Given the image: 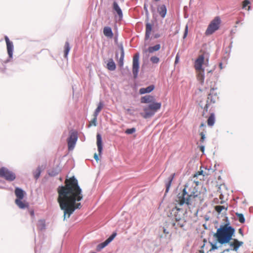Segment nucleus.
I'll return each instance as SVG.
<instances>
[{"label": "nucleus", "mask_w": 253, "mask_h": 253, "mask_svg": "<svg viewBox=\"0 0 253 253\" xmlns=\"http://www.w3.org/2000/svg\"><path fill=\"white\" fill-rule=\"evenodd\" d=\"M64 186L57 188V201L64 212V219L69 218L76 209H81L82 206L79 202L83 198L82 190L78 180L74 176L65 180Z\"/></svg>", "instance_id": "1"}, {"label": "nucleus", "mask_w": 253, "mask_h": 253, "mask_svg": "<svg viewBox=\"0 0 253 253\" xmlns=\"http://www.w3.org/2000/svg\"><path fill=\"white\" fill-rule=\"evenodd\" d=\"M207 88L210 89V93L208 95L207 102L201 101L199 105L203 109V116L206 115L208 112L209 111L210 116L208 119L207 123L209 126H211L214 125L215 122L214 114L212 111L214 108L213 104L217 98L216 95H214L213 96L212 94H213L214 90L216 89L217 87H215L214 82H211L210 85L208 84Z\"/></svg>", "instance_id": "2"}, {"label": "nucleus", "mask_w": 253, "mask_h": 253, "mask_svg": "<svg viewBox=\"0 0 253 253\" xmlns=\"http://www.w3.org/2000/svg\"><path fill=\"white\" fill-rule=\"evenodd\" d=\"M234 231L232 227L224 225L218 228L213 236L219 243L226 244L229 243Z\"/></svg>", "instance_id": "3"}, {"label": "nucleus", "mask_w": 253, "mask_h": 253, "mask_svg": "<svg viewBox=\"0 0 253 253\" xmlns=\"http://www.w3.org/2000/svg\"><path fill=\"white\" fill-rule=\"evenodd\" d=\"M198 194H196L195 192H190V193L186 192V188H185L181 194H179L177 199L175 200L176 206L175 208L172 210L173 211L174 210L179 211L181 210L180 207L184 204L189 205L190 202L193 199L198 197Z\"/></svg>", "instance_id": "4"}, {"label": "nucleus", "mask_w": 253, "mask_h": 253, "mask_svg": "<svg viewBox=\"0 0 253 253\" xmlns=\"http://www.w3.org/2000/svg\"><path fill=\"white\" fill-rule=\"evenodd\" d=\"M15 194L17 198L15 200V203L17 206L22 209L28 208L29 207L28 203L25 201H22L25 194L24 191L20 188H16Z\"/></svg>", "instance_id": "5"}, {"label": "nucleus", "mask_w": 253, "mask_h": 253, "mask_svg": "<svg viewBox=\"0 0 253 253\" xmlns=\"http://www.w3.org/2000/svg\"><path fill=\"white\" fill-rule=\"evenodd\" d=\"M220 23V18L218 17H215L209 25L205 32V34L208 36L213 34L215 31L218 29Z\"/></svg>", "instance_id": "6"}, {"label": "nucleus", "mask_w": 253, "mask_h": 253, "mask_svg": "<svg viewBox=\"0 0 253 253\" xmlns=\"http://www.w3.org/2000/svg\"><path fill=\"white\" fill-rule=\"evenodd\" d=\"M0 176L8 181H13L15 178V174L4 168L0 169Z\"/></svg>", "instance_id": "7"}, {"label": "nucleus", "mask_w": 253, "mask_h": 253, "mask_svg": "<svg viewBox=\"0 0 253 253\" xmlns=\"http://www.w3.org/2000/svg\"><path fill=\"white\" fill-rule=\"evenodd\" d=\"M139 54L138 53L135 54L133 57L132 73L134 78L137 77L139 65Z\"/></svg>", "instance_id": "8"}, {"label": "nucleus", "mask_w": 253, "mask_h": 253, "mask_svg": "<svg viewBox=\"0 0 253 253\" xmlns=\"http://www.w3.org/2000/svg\"><path fill=\"white\" fill-rule=\"evenodd\" d=\"M78 136L76 132H72L67 140L68 147L70 151L73 150L77 141Z\"/></svg>", "instance_id": "9"}, {"label": "nucleus", "mask_w": 253, "mask_h": 253, "mask_svg": "<svg viewBox=\"0 0 253 253\" xmlns=\"http://www.w3.org/2000/svg\"><path fill=\"white\" fill-rule=\"evenodd\" d=\"M205 57L204 55H200L198 56L195 62L194 67L196 71H201L204 70L202 68L204 63Z\"/></svg>", "instance_id": "10"}, {"label": "nucleus", "mask_w": 253, "mask_h": 253, "mask_svg": "<svg viewBox=\"0 0 253 253\" xmlns=\"http://www.w3.org/2000/svg\"><path fill=\"white\" fill-rule=\"evenodd\" d=\"M117 233H113L105 242L97 245L96 250L98 251H101L102 249L108 245L116 236Z\"/></svg>", "instance_id": "11"}, {"label": "nucleus", "mask_w": 253, "mask_h": 253, "mask_svg": "<svg viewBox=\"0 0 253 253\" xmlns=\"http://www.w3.org/2000/svg\"><path fill=\"white\" fill-rule=\"evenodd\" d=\"M117 233H113L105 242L97 245L96 250L98 251H101L102 249L108 245L116 236Z\"/></svg>", "instance_id": "12"}, {"label": "nucleus", "mask_w": 253, "mask_h": 253, "mask_svg": "<svg viewBox=\"0 0 253 253\" xmlns=\"http://www.w3.org/2000/svg\"><path fill=\"white\" fill-rule=\"evenodd\" d=\"M117 233H113L105 242L97 245L96 250L98 251H101L102 249L108 245L116 236Z\"/></svg>", "instance_id": "13"}, {"label": "nucleus", "mask_w": 253, "mask_h": 253, "mask_svg": "<svg viewBox=\"0 0 253 253\" xmlns=\"http://www.w3.org/2000/svg\"><path fill=\"white\" fill-rule=\"evenodd\" d=\"M117 233H113L105 242L97 245L96 250L98 251H101L102 249L108 245L116 236Z\"/></svg>", "instance_id": "14"}, {"label": "nucleus", "mask_w": 253, "mask_h": 253, "mask_svg": "<svg viewBox=\"0 0 253 253\" xmlns=\"http://www.w3.org/2000/svg\"><path fill=\"white\" fill-rule=\"evenodd\" d=\"M4 40L6 44V48L7 53L10 58L12 57L13 50V44L12 42L10 41L8 38L7 36L4 37Z\"/></svg>", "instance_id": "15"}, {"label": "nucleus", "mask_w": 253, "mask_h": 253, "mask_svg": "<svg viewBox=\"0 0 253 253\" xmlns=\"http://www.w3.org/2000/svg\"><path fill=\"white\" fill-rule=\"evenodd\" d=\"M161 103L160 102H153L148 105L151 113H153V116L161 108Z\"/></svg>", "instance_id": "16"}, {"label": "nucleus", "mask_w": 253, "mask_h": 253, "mask_svg": "<svg viewBox=\"0 0 253 253\" xmlns=\"http://www.w3.org/2000/svg\"><path fill=\"white\" fill-rule=\"evenodd\" d=\"M144 113H140L141 116L145 119L149 118L153 116V113H151L149 107H144L143 108Z\"/></svg>", "instance_id": "17"}, {"label": "nucleus", "mask_w": 253, "mask_h": 253, "mask_svg": "<svg viewBox=\"0 0 253 253\" xmlns=\"http://www.w3.org/2000/svg\"><path fill=\"white\" fill-rule=\"evenodd\" d=\"M243 244V242L239 241L237 239H234L233 242H230L229 245L231 247H233V250L237 251L239 248Z\"/></svg>", "instance_id": "18"}, {"label": "nucleus", "mask_w": 253, "mask_h": 253, "mask_svg": "<svg viewBox=\"0 0 253 253\" xmlns=\"http://www.w3.org/2000/svg\"><path fill=\"white\" fill-rule=\"evenodd\" d=\"M154 97L151 95H145L141 98V103H149L154 102Z\"/></svg>", "instance_id": "19"}, {"label": "nucleus", "mask_w": 253, "mask_h": 253, "mask_svg": "<svg viewBox=\"0 0 253 253\" xmlns=\"http://www.w3.org/2000/svg\"><path fill=\"white\" fill-rule=\"evenodd\" d=\"M96 139H97V146L98 148V151L99 152V154L100 155L102 150V138L100 134L98 133L96 135Z\"/></svg>", "instance_id": "20"}, {"label": "nucleus", "mask_w": 253, "mask_h": 253, "mask_svg": "<svg viewBox=\"0 0 253 253\" xmlns=\"http://www.w3.org/2000/svg\"><path fill=\"white\" fill-rule=\"evenodd\" d=\"M155 88L154 85H150L146 88H141L139 89V93L140 94H143L145 93H150Z\"/></svg>", "instance_id": "21"}, {"label": "nucleus", "mask_w": 253, "mask_h": 253, "mask_svg": "<svg viewBox=\"0 0 253 253\" xmlns=\"http://www.w3.org/2000/svg\"><path fill=\"white\" fill-rule=\"evenodd\" d=\"M103 34L107 38H112L113 37V33L112 29L110 27H105L103 29Z\"/></svg>", "instance_id": "22"}, {"label": "nucleus", "mask_w": 253, "mask_h": 253, "mask_svg": "<svg viewBox=\"0 0 253 253\" xmlns=\"http://www.w3.org/2000/svg\"><path fill=\"white\" fill-rule=\"evenodd\" d=\"M158 12L163 18L165 17L167 13V8L165 5H161L158 7Z\"/></svg>", "instance_id": "23"}, {"label": "nucleus", "mask_w": 253, "mask_h": 253, "mask_svg": "<svg viewBox=\"0 0 253 253\" xmlns=\"http://www.w3.org/2000/svg\"><path fill=\"white\" fill-rule=\"evenodd\" d=\"M152 26L150 23H147L146 25L145 40H148L151 33Z\"/></svg>", "instance_id": "24"}, {"label": "nucleus", "mask_w": 253, "mask_h": 253, "mask_svg": "<svg viewBox=\"0 0 253 253\" xmlns=\"http://www.w3.org/2000/svg\"><path fill=\"white\" fill-rule=\"evenodd\" d=\"M113 9L116 11L120 18H122L123 12L117 2H113Z\"/></svg>", "instance_id": "25"}, {"label": "nucleus", "mask_w": 253, "mask_h": 253, "mask_svg": "<svg viewBox=\"0 0 253 253\" xmlns=\"http://www.w3.org/2000/svg\"><path fill=\"white\" fill-rule=\"evenodd\" d=\"M160 48L161 45L160 44H157L154 46L149 47L147 49V51L150 53H152L155 51L159 50Z\"/></svg>", "instance_id": "26"}, {"label": "nucleus", "mask_w": 253, "mask_h": 253, "mask_svg": "<svg viewBox=\"0 0 253 253\" xmlns=\"http://www.w3.org/2000/svg\"><path fill=\"white\" fill-rule=\"evenodd\" d=\"M38 229L42 231L45 228V221L43 219L39 220L37 223Z\"/></svg>", "instance_id": "27"}, {"label": "nucleus", "mask_w": 253, "mask_h": 253, "mask_svg": "<svg viewBox=\"0 0 253 253\" xmlns=\"http://www.w3.org/2000/svg\"><path fill=\"white\" fill-rule=\"evenodd\" d=\"M197 73V79L201 84L204 82V70L201 71H196Z\"/></svg>", "instance_id": "28"}, {"label": "nucleus", "mask_w": 253, "mask_h": 253, "mask_svg": "<svg viewBox=\"0 0 253 253\" xmlns=\"http://www.w3.org/2000/svg\"><path fill=\"white\" fill-rule=\"evenodd\" d=\"M107 68L109 70L114 71L116 69V65L112 59H110L107 64Z\"/></svg>", "instance_id": "29"}, {"label": "nucleus", "mask_w": 253, "mask_h": 253, "mask_svg": "<svg viewBox=\"0 0 253 253\" xmlns=\"http://www.w3.org/2000/svg\"><path fill=\"white\" fill-rule=\"evenodd\" d=\"M104 104L102 102H100L98 104L97 108L95 109L93 116H95V117H97L100 112L101 111L102 108H103Z\"/></svg>", "instance_id": "30"}, {"label": "nucleus", "mask_w": 253, "mask_h": 253, "mask_svg": "<svg viewBox=\"0 0 253 253\" xmlns=\"http://www.w3.org/2000/svg\"><path fill=\"white\" fill-rule=\"evenodd\" d=\"M121 49V56L119 60V64L120 66L122 67L124 64V58L125 56V53L123 47L122 46L120 48Z\"/></svg>", "instance_id": "31"}, {"label": "nucleus", "mask_w": 253, "mask_h": 253, "mask_svg": "<svg viewBox=\"0 0 253 253\" xmlns=\"http://www.w3.org/2000/svg\"><path fill=\"white\" fill-rule=\"evenodd\" d=\"M175 176V173H173L170 175V176L169 178V181L166 183V192H168L169 190V189L171 186V184L173 179Z\"/></svg>", "instance_id": "32"}, {"label": "nucleus", "mask_w": 253, "mask_h": 253, "mask_svg": "<svg viewBox=\"0 0 253 253\" xmlns=\"http://www.w3.org/2000/svg\"><path fill=\"white\" fill-rule=\"evenodd\" d=\"M70 46L69 42H66L65 43L64 45V57L66 58L67 57L68 54L70 50Z\"/></svg>", "instance_id": "33"}, {"label": "nucleus", "mask_w": 253, "mask_h": 253, "mask_svg": "<svg viewBox=\"0 0 253 253\" xmlns=\"http://www.w3.org/2000/svg\"><path fill=\"white\" fill-rule=\"evenodd\" d=\"M228 207L225 206H216L215 207V210L218 213H220L222 210L227 211Z\"/></svg>", "instance_id": "34"}, {"label": "nucleus", "mask_w": 253, "mask_h": 253, "mask_svg": "<svg viewBox=\"0 0 253 253\" xmlns=\"http://www.w3.org/2000/svg\"><path fill=\"white\" fill-rule=\"evenodd\" d=\"M236 215L238 218L239 221L241 223H244L245 221L244 216L242 213L236 212Z\"/></svg>", "instance_id": "35"}, {"label": "nucleus", "mask_w": 253, "mask_h": 253, "mask_svg": "<svg viewBox=\"0 0 253 253\" xmlns=\"http://www.w3.org/2000/svg\"><path fill=\"white\" fill-rule=\"evenodd\" d=\"M41 173V169L40 167H39L36 170V171L34 172V177L37 179L40 176Z\"/></svg>", "instance_id": "36"}, {"label": "nucleus", "mask_w": 253, "mask_h": 253, "mask_svg": "<svg viewBox=\"0 0 253 253\" xmlns=\"http://www.w3.org/2000/svg\"><path fill=\"white\" fill-rule=\"evenodd\" d=\"M150 61L153 64H157L159 62L160 59L156 56H153L150 58Z\"/></svg>", "instance_id": "37"}, {"label": "nucleus", "mask_w": 253, "mask_h": 253, "mask_svg": "<svg viewBox=\"0 0 253 253\" xmlns=\"http://www.w3.org/2000/svg\"><path fill=\"white\" fill-rule=\"evenodd\" d=\"M59 169H56L55 170H51L49 171L48 174H49V175H50L52 176H54L56 175L59 173Z\"/></svg>", "instance_id": "38"}, {"label": "nucleus", "mask_w": 253, "mask_h": 253, "mask_svg": "<svg viewBox=\"0 0 253 253\" xmlns=\"http://www.w3.org/2000/svg\"><path fill=\"white\" fill-rule=\"evenodd\" d=\"M93 119L90 122L88 126H90L92 125L94 126H96L97 117L95 116H93Z\"/></svg>", "instance_id": "39"}, {"label": "nucleus", "mask_w": 253, "mask_h": 253, "mask_svg": "<svg viewBox=\"0 0 253 253\" xmlns=\"http://www.w3.org/2000/svg\"><path fill=\"white\" fill-rule=\"evenodd\" d=\"M135 130H136L135 128L133 127V128H131L127 129L126 130L125 132L126 134H132V133H134L135 131Z\"/></svg>", "instance_id": "40"}, {"label": "nucleus", "mask_w": 253, "mask_h": 253, "mask_svg": "<svg viewBox=\"0 0 253 253\" xmlns=\"http://www.w3.org/2000/svg\"><path fill=\"white\" fill-rule=\"evenodd\" d=\"M200 135L201 136L200 141L201 142L203 143L206 138L205 134L204 132L203 131H202L200 133Z\"/></svg>", "instance_id": "41"}, {"label": "nucleus", "mask_w": 253, "mask_h": 253, "mask_svg": "<svg viewBox=\"0 0 253 253\" xmlns=\"http://www.w3.org/2000/svg\"><path fill=\"white\" fill-rule=\"evenodd\" d=\"M188 26L187 25L185 28V31H184V35H183V39H185L187 37V34H188Z\"/></svg>", "instance_id": "42"}, {"label": "nucleus", "mask_w": 253, "mask_h": 253, "mask_svg": "<svg viewBox=\"0 0 253 253\" xmlns=\"http://www.w3.org/2000/svg\"><path fill=\"white\" fill-rule=\"evenodd\" d=\"M250 2L248 0H245L243 2V8H245L248 5L250 4Z\"/></svg>", "instance_id": "43"}, {"label": "nucleus", "mask_w": 253, "mask_h": 253, "mask_svg": "<svg viewBox=\"0 0 253 253\" xmlns=\"http://www.w3.org/2000/svg\"><path fill=\"white\" fill-rule=\"evenodd\" d=\"M203 171L202 170H201L200 171H199L195 175V176H197L198 175H202L203 174V175H205L204 174H203Z\"/></svg>", "instance_id": "44"}, {"label": "nucleus", "mask_w": 253, "mask_h": 253, "mask_svg": "<svg viewBox=\"0 0 253 253\" xmlns=\"http://www.w3.org/2000/svg\"><path fill=\"white\" fill-rule=\"evenodd\" d=\"M94 158L95 159V160L96 161H98L99 160V158H98V155H97L96 153H95L94 155Z\"/></svg>", "instance_id": "45"}, {"label": "nucleus", "mask_w": 253, "mask_h": 253, "mask_svg": "<svg viewBox=\"0 0 253 253\" xmlns=\"http://www.w3.org/2000/svg\"><path fill=\"white\" fill-rule=\"evenodd\" d=\"M178 60H179V56H178V54H177L176 56V57H175V64L177 63L178 62Z\"/></svg>", "instance_id": "46"}, {"label": "nucleus", "mask_w": 253, "mask_h": 253, "mask_svg": "<svg viewBox=\"0 0 253 253\" xmlns=\"http://www.w3.org/2000/svg\"><path fill=\"white\" fill-rule=\"evenodd\" d=\"M200 150L202 152H204V150H205V147L204 146H200Z\"/></svg>", "instance_id": "47"}, {"label": "nucleus", "mask_w": 253, "mask_h": 253, "mask_svg": "<svg viewBox=\"0 0 253 253\" xmlns=\"http://www.w3.org/2000/svg\"><path fill=\"white\" fill-rule=\"evenodd\" d=\"M30 213V214L31 215V216H34V211L33 210L31 211Z\"/></svg>", "instance_id": "48"}, {"label": "nucleus", "mask_w": 253, "mask_h": 253, "mask_svg": "<svg viewBox=\"0 0 253 253\" xmlns=\"http://www.w3.org/2000/svg\"><path fill=\"white\" fill-rule=\"evenodd\" d=\"M205 126H206V125H205V124L204 123H202V124H201V125H200V127H205Z\"/></svg>", "instance_id": "49"}, {"label": "nucleus", "mask_w": 253, "mask_h": 253, "mask_svg": "<svg viewBox=\"0 0 253 253\" xmlns=\"http://www.w3.org/2000/svg\"><path fill=\"white\" fill-rule=\"evenodd\" d=\"M217 247L215 245H212V249H216Z\"/></svg>", "instance_id": "50"}, {"label": "nucleus", "mask_w": 253, "mask_h": 253, "mask_svg": "<svg viewBox=\"0 0 253 253\" xmlns=\"http://www.w3.org/2000/svg\"><path fill=\"white\" fill-rule=\"evenodd\" d=\"M159 37V35H155V38H158Z\"/></svg>", "instance_id": "51"}, {"label": "nucleus", "mask_w": 253, "mask_h": 253, "mask_svg": "<svg viewBox=\"0 0 253 253\" xmlns=\"http://www.w3.org/2000/svg\"><path fill=\"white\" fill-rule=\"evenodd\" d=\"M239 21H237V22H236V24H239Z\"/></svg>", "instance_id": "52"}, {"label": "nucleus", "mask_w": 253, "mask_h": 253, "mask_svg": "<svg viewBox=\"0 0 253 253\" xmlns=\"http://www.w3.org/2000/svg\"><path fill=\"white\" fill-rule=\"evenodd\" d=\"M154 0L156 1H159L160 0Z\"/></svg>", "instance_id": "53"}, {"label": "nucleus", "mask_w": 253, "mask_h": 253, "mask_svg": "<svg viewBox=\"0 0 253 253\" xmlns=\"http://www.w3.org/2000/svg\"><path fill=\"white\" fill-rule=\"evenodd\" d=\"M239 231H240V232H242L241 229H240V230H239Z\"/></svg>", "instance_id": "54"}, {"label": "nucleus", "mask_w": 253, "mask_h": 253, "mask_svg": "<svg viewBox=\"0 0 253 253\" xmlns=\"http://www.w3.org/2000/svg\"><path fill=\"white\" fill-rule=\"evenodd\" d=\"M226 251H227V252H228V251H229V250L227 249V250H226Z\"/></svg>", "instance_id": "55"}]
</instances>
